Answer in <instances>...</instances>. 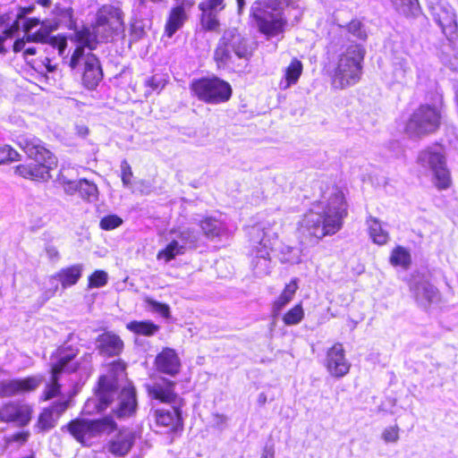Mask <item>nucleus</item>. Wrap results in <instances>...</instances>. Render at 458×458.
Segmentation results:
<instances>
[{
    "instance_id": "obj_1",
    "label": "nucleus",
    "mask_w": 458,
    "mask_h": 458,
    "mask_svg": "<svg viewBox=\"0 0 458 458\" xmlns=\"http://www.w3.org/2000/svg\"><path fill=\"white\" fill-rule=\"evenodd\" d=\"M346 216L344 193L336 187H328L321 199L303 215L299 222V233L309 242L318 243L323 237L340 231Z\"/></svg>"
},
{
    "instance_id": "obj_2",
    "label": "nucleus",
    "mask_w": 458,
    "mask_h": 458,
    "mask_svg": "<svg viewBox=\"0 0 458 458\" xmlns=\"http://www.w3.org/2000/svg\"><path fill=\"white\" fill-rule=\"evenodd\" d=\"M91 406L99 412L111 408L112 413L119 420L131 418L138 409L136 390L130 382L117 387L112 378L100 377L95 397L86 403V409Z\"/></svg>"
},
{
    "instance_id": "obj_3",
    "label": "nucleus",
    "mask_w": 458,
    "mask_h": 458,
    "mask_svg": "<svg viewBox=\"0 0 458 458\" xmlns=\"http://www.w3.org/2000/svg\"><path fill=\"white\" fill-rule=\"evenodd\" d=\"M79 349L72 345L64 344L57 348L51 355V377L47 384L41 399L43 401L50 400L58 396L60 394L61 385L59 384V376L62 373H74L83 371L89 373L91 369L92 354L85 353L77 361L72 360L78 355Z\"/></svg>"
},
{
    "instance_id": "obj_4",
    "label": "nucleus",
    "mask_w": 458,
    "mask_h": 458,
    "mask_svg": "<svg viewBox=\"0 0 458 458\" xmlns=\"http://www.w3.org/2000/svg\"><path fill=\"white\" fill-rule=\"evenodd\" d=\"M17 143L37 164L17 165L15 174L26 179L47 181L51 177L50 171L57 165V158L34 136L21 135L17 138Z\"/></svg>"
},
{
    "instance_id": "obj_5",
    "label": "nucleus",
    "mask_w": 458,
    "mask_h": 458,
    "mask_svg": "<svg viewBox=\"0 0 458 458\" xmlns=\"http://www.w3.org/2000/svg\"><path fill=\"white\" fill-rule=\"evenodd\" d=\"M92 30L93 35L89 30L77 34L80 43L90 50L96 47V38L107 41L124 31L123 12L113 4H103L95 14Z\"/></svg>"
},
{
    "instance_id": "obj_6",
    "label": "nucleus",
    "mask_w": 458,
    "mask_h": 458,
    "mask_svg": "<svg viewBox=\"0 0 458 458\" xmlns=\"http://www.w3.org/2000/svg\"><path fill=\"white\" fill-rule=\"evenodd\" d=\"M364 54L360 45H351L339 55L332 76L334 88L343 89L360 81Z\"/></svg>"
},
{
    "instance_id": "obj_7",
    "label": "nucleus",
    "mask_w": 458,
    "mask_h": 458,
    "mask_svg": "<svg viewBox=\"0 0 458 458\" xmlns=\"http://www.w3.org/2000/svg\"><path fill=\"white\" fill-rule=\"evenodd\" d=\"M251 14L257 21L259 30L267 38L284 33L287 21L278 0H257L251 6Z\"/></svg>"
},
{
    "instance_id": "obj_8",
    "label": "nucleus",
    "mask_w": 458,
    "mask_h": 458,
    "mask_svg": "<svg viewBox=\"0 0 458 458\" xmlns=\"http://www.w3.org/2000/svg\"><path fill=\"white\" fill-rule=\"evenodd\" d=\"M251 54L248 40L236 29L224 31L214 52V59L218 67L231 61L233 55L238 58H248Z\"/></svg>"
},
{
    "instance_id": "obj_9",
    "label": "nucleus",
    "mask_w": 458,
    "mask_h": 458,
    "mask_svg": "<svg viewBox=\"0 0 458 458\" xmlns=\"http://www.w3.org/2000/svg\"><path fill=\"white\" fill-rule=\"evenodd\" d=\"M71 435L80 443L88 445L92 438L110 434L117 425L111 416L98 420L76 419L67 425Z\"/></svg>"
},
{
    "instance_id": "obj_10",
    "label": "nucleus",
    "mask_w": 458,
    "mask_h": 458,
    "mask_svg": "<svg viewBox=\"0 0 458 458\" xmlns=\"http://www.w3.org/2000/svg\"><path fill=\"white\" fill-rule=\"evenodd\" d=\"M191 89L199 100L208 104L226 102L232 95L230 84L216 76L193 81Z\"/></svg>"
},
{
    "instance_id": "obj_11",
    "label": "nucleus",
    "mask_w": 458,
    "mask_h": 458,
    "mask_svg": "<svg viewBox=\"0 0 458 458\" xmlns=\"http://www.w3.org/2000/svg\"><path fill=\"white\" fill-rule=\"evenodd\" d=\"M441 111L437 106L421 105L411 115L406 131L411 136H422L437 131L440 125Z\"/></svg>"
},
{
    "instance_id": "obj_12",
    "label": "nucleus",
    "mask_w": 458,
    "mask_h": 458,
    "mask_svg": "<svg viewBox=\"0 0 458 458\" xmlns=\"http://www.w3.org/2000/svg\"><path fill=\"white\" fill-rule=\"evenodd\" d=\"M422 166L430 169L433 174V182L440 190L450 186V173L446 167L445 157L440 146L428 148L419 156Z\"/></svg>"
},
{
    "instance_id": "obj_13",
    "label": "nucleus",
    "mask_w": 458,
    "mask_h": 458,
    "mask_svg": "<svg viewBox=\"0 0 458 458\" xmlns=\"http://www.w3.org/2000/svg\"><path fill=\"white\" fill-rule=\"evenodd\" d=\"M262 229L263 237H259V229L257 235V244L252 250L251 267L257 276H267L270 273V251L276 242V233L273 231L266 232Z\"/></svg>"
},
{
    "instance_id": "obj_14",
    "label": "nucleus",
    "mask_w": 458,
    "mask_h": 458,
    "mask_svg": "<svg viewBox=\"0 0 458 458\" xmlns=\"http://www.w3.org/2000/svg\"><path fill=\"white\" fill-rule=\"evenodd\" d=\"M85 46L78 47L70 60V67L75 69L81 61H83L84 70L82 74V83L89 89H94L103 78L102 68L98 58L91 54H84Z\"/></svg>"
},
{
    "instance_id": "obj_15",
    "label": "nucleus",
    "mask_w": 458,
    "mask_h": 458,
    "mask_svg": "<svg viewBox=\"0 0 458 458\" xmlns=\"http://www.w3.org/2000/svg\"><path fill=\"white\" fill-rule=\"evenodd\" d=\"M83 265L75 264L60 269L55 275L48 277L47 282L50 287L45 292L47 299L53 297L59 288V283L64 289L77 284L82 276Z\"/></svg>"
},
{
    "instance_id": "obj_16",
    "label": "nucleus",
    "mask_w": 458,
    "mask_h": 458,
    "mask_svg": "<svg viewBox=\"0 0 458 458\" xmlns=\"http://www.w3.org/2000/svg\"><path fill=\"white\" fill-rule=\"evenodd\" d=\"M32 412V407L27 403L10 402L0 409V420L24 427L30 423Z\"/></svg>"
},
{
    "instance_id": "obj_17",
    "label": "nucleus",
    "mask_w": 458,
    "mask_h": 458,
    "mask_svg": "<svg viewBox=\"0 0 458 458\" xmlns=\"http://www.w3.org/2000/svg\"><path fill=\"white\" fill-rule=\"evenodd\" d=\"M44 381L43 376H32L22 379H12L0 382V397L35 391Z\"/></svg>"
},
{
    "instance_id": "obj_18",
    "label": "nucleus",
    "mask_w": 458,
    "mask_h": 458,
    "mask_svg": "<svg viewBox=\"0 0 458 458\" xmlns=\"http://www.w3.org/2000/svg\"><path fill=\"white\" fill-rule=\"evenodd\" d=\"M410 291L419 306L427 309L439 301L438 290L429 282L421 278H413Z\"/></svg>"
},
{
    "instance_id": "obj_19",
    "label": "nucleus",
    "mask_w": 458,
    "mask_h": 458,
    "mask_svg": "<svg viewBox=\"0 0 458 458\" xmlns=\"http://www.w3.org/2000/svg\"><path fill=\"white\" fill-rule=\"evenodd\" d=\"M432 14L446 38L454 39L458 29L454 8L449 4H439L432 8Z\"/></svg>"
},
{
    "instance_id": "obj_20",
    "label": "nucleus",
    "mask_w": 458,
    "mask_h": 458,
    "mask_svg": "<svg viewBox=\"0 0 458 458\" xmlns=\"http://www.w3.org/2000/svg\"><path fill=\"white\" fill-rule=\"evenodd\" d=\"M326 367L335 377H343L349 373L351 363L345 358L342 344L336 343L327 351Z\"/></svg>"
},
{
    "instance_id": "obj_21",
    "label": "nucleus",
    "mask_w": 458,
    "mask_h": 458,
    "mask_svg": "<svg viewBox=\"0 0 458 458\" xmlns=\"http://www.w3.org/2000/svg\"><path fill=\"white\" fill-rule=\"evenodd\" d=\"M136 441V433L128 428H122L106 445L110 454L117 457L127 455Z\"/></svg>"
},
{
    "instance_id": "obj_22",
    "label": "nucleus",
    "mask_w": 458,
    "mask_h": 458,
    "mask_svg": "<svg viewBox=\"0 0 458 458\" xmlns=\"http://www.w3.org/2000/svg\"><path fill=\"white\" fill-rule=\"evenodd\" d=\"M174 382L162 379L152 385H146V389L150 398L165 403L176 404L179 396L174 392Z\"/></svg>"
},
{
    "instance_id": "obj_23",
    "label": "nucleus",
    "mask_w": 458,
    "mask_h": 458,
    "mask_svg": "<svg viewBox=\"0 0 458 458\" xmlns=\"http://www.w3.org/2000/svg\"><path fill=\"white\" fill-rule=\"evenodd\" d=\"M97 347L102 355L117 356L123 349V342L117 335L106 332L98 336Z\"/></svg>"
},
{
    "instance_id": "obj_24",
    "label": "nucleus",
    "mask_w": 458,
    "mask_h": 458,
    "mask_svg": "<svg viewBox=\"0 0 458 458\" xmlns=\"http://www.w3.org/2000/svg\"><path fill=\"white\" fill-rule=\"evenodd\" d=\"M156 365L158 371L175 376L179 373L181 362L174 350L164 349L156 358Z\"/></svg>"
},
{
    "instance_id": "obj_25",
    "label": "nucleus",
    "mask_w": 458,
    "mask_h": 458,
    "mask_svg": "<svg viewBox=\"0 0 458 458\" xmlns=\"http://www.w3.org/2000/svg\"><path fill=\"white\" fill-rule=\"evenodd\" d=\"M152 412L154 420L157 426L177 428L182 425L181 409L175 404L173 406L172 410L155 409Z\"/></svg>"
},
{
    "instance_id": "obj_26",
    "label": "nucleus",
    "mask_w": 458,
    "mask_h": 458,
    "mask_svg": "<svg viewBox=\"0 0 458 458\" xmlns=\"http://www.w3.org/2000/svg\"><path fill=\"white\" fill-rule=\"evenodd\" d=\"M38 24V20L30 19L24 24V31L27 34V40L32 42L47 43L52 40L50 32L52 29L47 26H41L35 33H30V30Z\"/></svg>"
},
{
    "instance_id": "obj_27",
    "label": "nucleus",
    "mask_w": 458,
    "mask_h": 458,
    "mask_svg": "<svg viewBox=\"0 0 458 458\" xmlns=\"http://www.w3.org/2000/svg\"><path fill=\"white\" fill-rule=\"evenodd\" d=\"M77 170L72 166H63L60 169L56 181L62 185L64 191L68 195H74L76 193L75 183Z\"/></svg>"
},
{
    "instance_id": "obj_28",
    "label": "nucleus",
    "mask_w": 458,
    "mask_h": 458,
    "mask_svg": "<svg viewBox=\"0 0 458 458\" xmlns=\"http://www.w3.org/2000/svg\"><path fill=\"white\" fill-rule=\"evenodd\" d=\"M367 225L369 236L373 242L378 245H384L388 242V232L382 227L381 222L377 218L369 216L367 219Z\"/></svg>"
},
{
    "instance_id": "obj_29",
    "label": "nucleus",
    "mask_w": 458,
    "mask_h": 458,
    "mask_svg": "<svg viewBox=\"0 0 458 458\" xmlns=\"http://www.w3.org/2000/svg\"><path fill=\"white\" fill-rule=\"evenodd\" d=\"M447 42L443 44L440 59L450 69L458 70V47L454 46V39L446 38Z\"/></svg>"
},
{
    "instance_id": "obj_30",
    "label": "nucleus",
    "mask_w": 458,
    "mask_h": 458,
    "mask_svg": "<svg viewBox=\"0 0 458 458\" xmlns=\"http://www.w3.org/2000/svg\"><path fill=\"white\" fill-rule=\"evenodd\" d=\"M200 227L204 235L209 239L221 237L225 233V225L213 217H206L200 222Z\"/></svg>"
},
{
    "instance_id": "obj_31",
    "label": "nucleus",
    "mask_w": 458,
    "mask_h": 458,
    "mask_svg": "<svg viewBox=\"0 0 458 458\" xmlns=\"http://www.w3.org/2000/svg\"><path fill=\"white\" fill-rule=\"evenodd\" d=\"M199 8L202 12L200 25L203 30L208 31H216L219 28V21L217 19V13L221 11L218 9L211 8L208 6H202L199 4Z\"/></svg>"
},
{
    "instance_id": "obj_32",
    "label": "nucleus",
    "mask_w": 458,
    "mask_h": 458,
    "mask_svg": "<svg viewBox=\"0 0 458 458\" xmlns=\"http://www.w3.org/2000/svg\"><path fill=\"white\" fill-rule=\"evenodd\" d=\"M171 234L174 235V239L179 241V244L183 246V250L196 248L199 241V235L196 231L191 228H182L172 230Z\"/></svg>"
},
{
    "instance_id": "obj_33",
    "label": "nucleus",
    "mask_w": 458,
    "mask_h": 458,
    "mask_svg": "<svg viewBox=\"0 0 458 458\" xmlns=\"http://www.w3.org/2000/svg\"><path fill=\"white\" fill-rule=\"evenodd\" d=\"M188 16L183 11L178 9H171L165 24V33L168 37H172L179 29H181L186 21Z\"/></svg>"
},
{
    "instance_id": "obj_34",
    "label": "nucleus",
    "mask_w": 458,
    "mask_h": 458,
    "mask_svg": "<svg viewBox=\"0 0 458 458\" xmlns=\"http://www.w3.org/2000/svg\"><path fill=\"white\" fill-rule=\"evenodd\" d=\"M76 192H79L81 199L89 202H93L98 198V189L97 185L87 179H80L75 183Z\"/></svg>"
},
{
    "instance_id": "obj_35",
    "label": "nucleus",
    "mask_w": 458,
    "mask_h": 458,
    "mask_svg": "<svg viewBox=\"0 0 458 458\" xmlns=\"http://www.w3.org/2000/svg\"><path fill=\"white\" fill-rule=\"evenodd\" d=\"M301 72L302 64L299 60L293 59L286 68L284 81H281L280 83L281 89H286L290 86L296 84Z\"/></svg>"
},
{
    "instance_id": "obj_36",
    "label": "nucleus",
    "mask_w": 458,
    "mask_h": 458,
    "mask_svg": "<svg viewBox=\"0 0 458 458\" xmlns=\"http://www.w3.org/2000/svg\"><path fill=\"white\" fill-rule=\"evenodd\" d=\"M167 83V78L165 74H154L147 77L144 81L145 97L148 98L153 92L160 93L161 90L165 87Z\"/></svg>"
},
{
    "instance_id": "obj_37",
    "label": "nucleus",
    "mask_w": 458,
    "mask_h": 458,
    "mask_svg": "<svg viewBox=\"0 0 458 458\" xmlns=\"http://www.w3.org/2000/svg\"><path fill=\"white\" fill-rule=\"evenodd\" d=\"M184 253L185 250H183V246L179 244V241L177 239L173 238L164 250L158 251L157 258V259H164L165 262H169L176 256L182 255Z\"/></svg>"
},
{
    "instance_id": "obj_38",
    "label": "nucleus",
    "mask_w": 458,
    "mask_h": 458,
    "mask_svg": "<svg viewBox=\"0 0 458 458\" xmlns=\"http://www.w3.org/2000/svg\"><path fill=\"white\" fill-rule=\"evenodd\" d=\"M127 328L137 335L151 336L158 331L159 327L151 321L135 320L128 323Z\"/></svg>"
},
{
    "instance_id": "obj_39",
    "label": "nucleus",
    "mask_w": 458,
    "mask_h": 458,
    "mask_svg": "<svg viewBox=\"0 0 458 458\" xmlns=\"http://www.w3.org/2000/svg\"><path fill=\"white\" fill-rule=\"evenodd\" d=\"M56 420L57 419L53 414V411L46 408L39 414L34 428L38 432L48 431L55 426Z\"/></svg>"
},
{
    "instance_id": "obj_40",
    "label": "nucleus",
    "mask_w": 458,
    "mask_h": 458,
    "mask_svg": "<svg viewBox=\"0 0 458 458\" xmlns=\"http://www.w3.org/2000/svg\"><path fill=\"white\" fill-rule=\"evenodd\" d=\"M411 262V254L405 248L397 246L392 250L390 256V263L393 266H400L403 268H408Z\"/></svg>"
},
{
    "instance_id": "obj_41",
    "label": "nucleus",
    "mask_w": 458,
    "mask_h": 458,
    "mask_svg": "<svg viewBox=\"0 0 458 458\" xmlns=\"http://www.w3.org/2000/svg\"><path fill=\"white\" fill-rule=\"evenodd\" d=\"M411 72L409 62L406 58H395L393 64V78L396 82H403Z\"/></svg>"
},
{
    "instance_id": "obj_42",
    "label": "nucleus",
    "mask_w": 458,
    "mask_h": 458,
    "mask_svg": "<svg viewBox=\"0 0 458 458\" xmlns=\"http://www.w3.org/2000/svg\"><path fill=\"white\" fill-rule=\"evenodd\" d=\"M394 9L405 15H415L419 11L418 0H390Z\"/></svg>"
},
{
    "instance_id": "obj_43",
    "label": "nucleus",
    "mask_w": 458,
    "mask_h": 458,
    "mask_svg": "<svg viewBox=\"0 0 458 458\" xmlns=\"http://www.w3.org/2000/svg\"><path fill=\"white\" fill-rule=\"evenodd\" d=\"M297 289H298L297 282L295 279H293L288 284L285 285L283 293L280 294L278 299L275 301V307L277 310L282 309L284 305H286L293 299Z\"/></svg>"
},
{
    "instance_id": "obj_44",
    "label": "nucleus",
    "mask_w": 458,
    "mask_h": 458,
    "mask_svg": "<svg viewBox=\"0 0 458 458\" xmlns=\"http://www.w3.org/2000/svg\"><path fill=\"white\" fill-rule=\"evenodd\" d=\"M125 369L126 365L122 360H117L110 364L109 374L106 375L109 378H112L114 381V384L117 387H121L122 386L119 384V379L123 378L125 377Z\"/></svg>"
},
{
    "instance_id": "obj_45",
    "label": "nucleus",
    "mask_w": 458,
    "mask_h": 458,
    "mask_svg": "<svg viewBox=\"0 0 458 458\" xmlns=\"http://www.w3.org/2000/svg\"><path fill=\"white\" fill-rule=\"evenodd\" d=\"M303 316L304 312L302 307L301 305H296L288 312H286L283 318V320L287 326L296 325L301 321Z\"/></svg>"
},
{
    "instance_id": "obj_46",
    "label": "nucleus",
    "mask_w": 458,
    "mask_h": 458,
    "mask_svg": "<svg viewBox=\"0 0 458 458\" xmlns=\"http://www.w3.org/2000/svg\"><path fill=\"white\" fill-rule=\"evenodd\" d=\"M108 282V275L104 270H96L89 277V288H100L105 286Z\"/></svg>"
},
{
    "instance_id": "obj_47",
    "label": "nucleus",
    "mask_w": 458,
    "mask_h": 458,
    "mask_svg": "<svg viewBox=\"0 0 458 458\" xmlns=\"http://www.w3.org/2000/svg\"><path fill=\"white\" fill-rule=\"evenodd\" d=\"M144 301L145 303L148 305L149 309H151L152 311L159 313L165 318H167L169 316L170 308L168 305L160 303L149 297H146Z\"/></svg>"
},
{
    "instance_id": "obj_48",
    "label": "nucleus",
    "mask_w": 458,
    "mask_h": 458,
    "mask_svg": "<svg viewBox=\"0 0 458 458\" xmlns=\"http://www.w3.org/2000/svg\"><path fill=\"white\" fill-rule=\"evenodd\" d=\"M123 224V219L116 215H108L100 220V227L103 230H113Z\"/></svg>"
},
{
    "instance_id": "obj_49",
    "label": "nucleus",
    "mask_w": 458,
    "mask_h": 458,
    "mask_svg": "<svg viewBox=\"0 0 458 458\" xmlns=\"http://www.w3.org/2000/svg\"><path fill=\"white\" fill-rule=\"evenodd\" d=\"M19 153L9 145H0V165L18 160Z\"/></svg>"
},
{
    "instance_id": "obj_50",
    "label": "nucleus",
    "mask_w": 458,
    "mask_h": 458,
    "mask_svg": "<svg viewBox=\"0 0 458 458\" xmlns=\"http://www.w3.org/2000/svg\"><path fill=\"white\" fill-rule=\"evenodd\" d=\"M348 31L360 39H365L367 38L366 31L360 21H352L347 26Z\"/></svg>"
},
{
    "instance_id": "obj_51",
    "label": "nucleus",
    "mask_w": 458,
    "mask_h": 458,
    "mask_svg": "<svg viewBox=\"0 0 458 458\" xmlns=\"http://www.w3.org/2000/svg\"><path fill=\"white\" fill-rule=\"evenodd\" d=\"M71 401L69 399H60L55 402L49 410L53 411V414L58 419L70 406Z\"/></svg>"
},
{
    "instance_id": "obj_52",
    "label": "nucleus",
    "mask_w": 458,
    "mask_h": 458,
    "mask_svg": "<svg viewBox=\"0 0 458 458\" xmlns=\"http://www.w3.org/2000/svg\"><path fill=\"white\" fill-rule=\"evenodd\" d=\"M121 172H122V182L124 187H129L131 185V179L132 177V171L130 164L127 160H123L121 162Z\"/></svg>"
},
{
    "instance_id": "obj_53",
    "label": "nucleus",
    "mask_w": 458,
    "mask_h": 458,
    "mask_svg": "<svg viewBox=\"0 0 458 458\" xmlns=\"http://www.w3.org/2000/svg\"><path fill=\"white\" fill-rule=\"evenodd\" d=\"M382 437L386 443H395L399 439V428L397 426L386 428Z\"/></svg>"
},
{
    "instance_id": "obj_54",
    "label": "nucleus",
    "mask_w": 458,
    "mask_h": 458,
    "mask_svg": "<svg viewBox=\"0 0 458 458\" xmlns=\"http://www.w3.org/2000/svg\"><path fill=\"white\" fill-rule=\"evenodd\" d=\"M288 256L284 255L282 258L283 262L288 263H299L301 261L299 250L297 249L292 247H286Z\"/></svg>"
},
{
    "instance_id": "obj_55",
    "label": "nucleus",
    "mask_w": 458,
    "mask_h": 458,
    "mask_svg": "<svg viewBox=\"0 0 458 458\" xmlns=\"http://www.w3.org/2000/svg\"><path fill=\"white\" fill-rule=\"evenodd\" d=\"M30 436V431H21L16 434H13L10 437V441L17 442L21 445L26 443Z\"/></svg>"
},
{
    "instance_id": "obj_56",
    "label": "nucleus",
    "mask_w": 458,
    "mask_h": 458,
    "mask_svg": "<svg viewBox=\"0 0 458 458\" xmlns=\"http://www.w3.org/2000/svg\"><path fill=\"white\" fill-rule=\"evenodd\" d=\"M192 5L193 3L191 0H174V6L172 9H178L186 13Z\"/></svg>"
},
{
    "instance_id": "obj_57",
    "label": "nucleus",
    "mask_w": 458,
    "mask_h": 458,
    "mask_svg": "<svg viewBox=\"0 0 458 458\" xmlns=\"http://www.w3.org/2000/svg\"><path fill=\"white\" fill-rule=\"evenodd\" d=\"M199 4H202V6H208L221 11L225 8L224 0H203Z\"/></svg>"
},
{
    "instance_id": "obj_58",
    "label": "nucleus",
    "mask_w": 458,
    "mask_h": 458,
    "mask_svg": "<svg viewBox=\"0 0 458 458\" xmlns=\"http://www.w3.org/2000/svg\"><path fill=\"white\" fill-rule=\"evenodd\" d=\"M263 228H266L265 231L266 232H269L270 230L275 232L276 234L277 233L270 227V224H267V226H266V225H257L256 227H254L252 229V234H253V242L254 243H257V235L259 233V232L257 231L258 229H259V237L262 238L263 237V232H262V229Z\"/></svg>"
},
{
    "instance_id": "obj_59",
    "label": "nucleus",
    "mask_w": 458,
    "mask_h": 458,
    "mask_svg": "<svg viewBox=\"0 0 458 458\" xmlns=\"http://www.w3.org/2000/svg\"><path fill=\"white\" fill-rule=\"evenodd\" d=\"M30 41L27 40V34H26L25 38H19V39L15 40V42L13 44V51L15 53H18V52H21V51L24 52V49L26 48V44L30 43Z\"/></svg>"
},
{
    "instance_id": "obj_60",
    "label": "nucleus",
    "mask_w": 458,
    "mask_h": 458,
    "mask_svg": "<svg viewBox=\"0 0 458 458\" xmlns=\"http://www.w3.org/2000/svg\"><path fill=\"white\" fill-rule=\"evenodd\" d=\"M46 253L50 260H57L59 259V251L55 246L48 245L46 247Z\"/></svg>"
},
{
    "instance_id": "obj_61",
    "label": "nucleus",
    "mask_w": 458,
    "mask_h": 458,
    "mask_svg": "<svg viewBox=\"0 0 458 458\" xmlns=\"http://www.w3.org/2000/svg\"><path fill=\"white\" fill-rule=\"evenodd\" d=\"M261 458H275V451L273 446H265Z\"/></svg>"
},
{
    "instance_id": "obj_62",
    "label": "nucleus",
    "mask_w": 458,
    "mask_h": 458,
    "mask_svg": "<svg viewBox=\"0 0 458 458\" xmlns=\"http://www.w3.org/2000/svg\"><path fill=\"white\" fill-rule=\"evenodd\" d=\"M37 53V48L34 47H28L24 49L23 55L27 57L28 55H34Z\"/></svg>"
},
{
    "instance_id": "obj_63",
    "label": "nucleus",
    "mask_w": 458,
    "mask_h": 458,
    "mask_svg": "<svg viewBox=\"0 0 458 458\" xmlns=\"http://www.w3.org/2000/svg\"><path fill=\"white\" fill-rule=\"evenodd\" d=\"M7 36L0 35V54H4L6 50L4 47V42L6 39Z\"/></svg>"
},
{
    "instance_id": "obj_64",
    "label": "nucleus",
    "mask_w": 458,
    "mask_h": 458,
    "mask_svg": "<svg viewBox=\"0 0 458 458\" xmlns=\"http://www.w3.org/2000/svg\"><path fill=\"white\" fill-rule=\"evenodd\" d=\"M236 1H237L239 13H241L245 6V0H236Z\"/></svg>"
}]
</instances>
